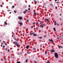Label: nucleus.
I'll use <instances>...</instances> for the list:
<instances>
[{"label": "nucleus", "instance_id": "nucleus-1", "mask_svg": "<svg viewBox=\"0 0 63 63\" xmlns=\"http://www.w3.org/2000/svg\"><path fill=\"white\" fill-rule=\"evenodd\" d=\"M55 56V57L56 58H58V55L57 53L55 52L54 53Z\"/></svg>", "mask_w": 63, "mask_h": 63}, {"label": "nucleus", "instance_id": "nucleus-2", "mask_svg": "<svg viewBox=\"0 0 63 63\" xmlns=\"http://www.w3.org/2000/svg\"><path fill=\"white\" fill-rule=\"evenodd\" d=\"M15 42L16 43L15 45L16 46H17V47H19V45L16 42Z\"/></svg>", "mask_w": 63, "mask_h": 63}, {"label": "nucleus", "instance_id": "nucleus-3", "mask_svg": "<svg viewBox=\"0 0 63 63\" xmlns=\"http://www.w3.org/2000/svg\"><path fill=\"white\" fill-rule=\"evenodd\" d=\"M18 24H20V25H23V23L22 22H18Z\"/></svg>", "mask_w": 63, "mask_h": 63}, {"label": "nucleus", "instance_id": "nucleus-4", "mask_svg": "<svg viewBox=\"0 0 63 63\" xmlns=\"http://www.w3.org/2000/svg\"><path fill=\"white\" fill-rule=\"evenodd\" d=\"M26 12H28V10H26L25 11H24L23 12V13L24 14H25L26 13Z\"/></svg>", "mask_w": 63, "mask_h": 63}, {"label": "nucleus", "instance_id": "nucleus-5", "mask_svg": "<svg viewBox=\"0 0 63 63\" xmlns=\"http://www.w3.org/2000/svg\"><path fill=\"white\" fill-rule=\"evenodd\" d=\"M18 19H22V17L19 16L18 17Z\"/></svg>", "mask_w": 63, "mask_h": 63}, {"label": "nucleus", "instance_id": "nucleus-6", "mask_svg": "<svg viewBox=\"0 0 63 63\" xmlns=\"http://www.w3.org/2000/svg\"><path fill=\"white\" fill-rule=\"evenodd\" d=\"M39 26L40 27H41V28H43L44 27V26H43V25H40Z\"/></svg>", "mask_w": 63, "mask_h": 63}, {"label": "nucleus", "instance_id": "nucleus-7", "mask_svg": "<svg viewBox=\"0 0 63 63\" xmlns=\"http://www.w3.org/2000/svg\"><path fill=\"white\" fill-rule=\"evenodd\" d=\"M51 51L52 52H55V51L53 50H51Z\"/></svg>", "mask_w": 63, "mask_h": 63}, {"label": "nucleus", "instance_id": "nucleus-8", "mask_svg": "<svg viewBox=\"0 0 63 63\" xmlns=\"http://www.w3.org/2000/svg\"><path fill=\"white\" fill-rule=\"evenodd\" d=\"M49 41H50L51 42H52V43H53V40H51V39H49Z\"/></svg>", "mask_w": 63, "mask_h": 63}, {"label": "nucleus", "instance_id": "nucleus-9", "mask_svg": "<svg viewBox=\"0 0 63 63\" xmlns=\"http://www.w3.org/2000/svg\"><path fill=\"white\" fill-rule=\"evenodd\" d=\"M29 47V46H28V45L27 46H26V48L27 49H28Z\"/></svg>", "mask_w": 63, "mask_h": 63}, {"label": "nucleus", "instance_id": "nucleus-10", "mask_svg": "<svg viewBox=\"0 0 63 63\" xmlns=\"http://www.w3.org/2000/svg\"><path fill=\"white\" fill-rule=\"evenodd\" d=\"M46 20H47V21H48V22H50V21H48L49 20L48 19H46Z\"/></svg>", "mask_w": 63, "mask_h": 63}, {"label": "nucleus", "instance_id": "nucleus-11", "mask_svg": "<svg viewBox=\"0 0 63 63\" xmlns=\"http://www.w3.org/2000/svg\"><path fill=\"white\" fill-rule=\"evenodd\" d=\"M4 23L5 25H7V23L6 22V21L4 22Z\"/></svg>", "mask_w": 63, "mask_h": 63}, {"label": "nucleus", "instance_id": "nucleus-12", "mask_svg": "<svg viewBox=\"0 0 63 63\" xmlns=\"http://www.w3.org/2000/svg\"><path fill=\"white\" fill-rule=\"evenodd\" d=\"M50 5L52 6V7H53V6H54L53 4H51Z\"/></svg>", "mask_w": 63, "mask_h": 63}, {"label": "nucleus", "instance_id": "nucleus-13", "mask_svg": "<svg viewBox=\"0 0 63 63\" xmlns=\"http://www.w3.org/2000/svg\"><path fill=\"white\" fill-rule=\"evenodd\" d=\"M53 30H54V31L55 32L56 31V30L55 29V28H53Z\"/></svg>", "mask_w": 63, "mask_h": 63}, {"label": "nucleus", "instance_id": "nucleus-14", "mask_svg": "<svg viewBox=\"0 0 63 63\" xmlns=\"http://www.w3.org/2000/svg\"><path fill=\"white\" fill-rule=\"evenodd\" d=\"M35 34V33L34 32V33H31L30 34V35H32V34Z\"/></svg>", "mask_w": 63, "mask_h": 63}, {"label": "nucleus", "instance_id": "nucleus-15", "mask_svg": "<svg viewBox=\"0 0 63 63\" xmlns=\"http://www.w3.org/2000/svg\"><path fill=\"white\" fill-rule=\"evenodd\" d=\"M34 14L35 15H37V13H36L35 12H34Z\"/></svg>", "mask_w": 63, "mask_h": 63}, {"label": "nucleus", "instance_id": "nucleus-16", "mask_svg": "<svg viewBox=\"0 0 63 63\" xmlns=\"http://www.w3.org/2000/svg\"><path fill=\"white\" fill-rule=\"evenodd\" d=\"M14 39L15 40H16V42H17V39H16V38H14Z\"/></svg>", "mask_w": 63, "mask_h": 63}, {"label": "nucleus", "instance_id": "nucleus-17", "mask_svg": "<svg viewBox=\"0 0 63 63\" xmlns=\"http://www.w3.org/2000/svg\"><path fill=\"white\" fill-rule=\"evenodd\" d=\"M33 36H37V34H33Z\"/></svg>", "mask_w": 63, "mask_h": 63}, {"label": "nucleus", "instance_id": "nucleus-18", "mask_svg": "<svg viewBox=\"0 0 63 63\" xmlns=\"http://www.w3.org/2000/svg\"><path fill=\"white\" fill-rule=\"evenodd\" d=\"M54 24L55 25H56V21H55Z\"/></svg>", "mask_w": 63, "mask_h": 63}, {"label": "nucleus", "instance_id": "nucleus-19", "mask_svg": "<svg viewBox=\"0 0 63 63\" xmlns=\"http://www.w3.org/2000/svg\"><path fill=\"white\" fill-rule=\"evenodd\" d=\"M38 38H39V39H42V37H39Z\"/></svg>", "mask_w": 63, "mask_h": 63}, {"label": "nucleus", "instance_id": "nucleus-20", "mask_svg": "<svg viewBox=\"0 0 63 63\" xmlns=\"http://www.w3.org/2000/svg\"><path fill=\"white\" fill-rule=\"evenodd\" d=\"M34 2H35V4H37V1H35V0H34Z\"/></svg>", "mask_w": 63, "mask_h": 63}, {"label": "nucleus", "instance_id": "nucleus-21", "mask_svg": "<svg viewBox=\"0 0 63 63\" xmlns=\"http://www.w3.org/2000/svg\"><path fill=\"white\" fill-rule=\"evenodd\" d=\"M16 63H20V61H18L16 62Z\"/></svg>", "mask_w": 63, "mask_h": 63}, {"label": "nucleus", "instance_id": "nucleus-22", "mask_svg": "<svg viewBox=\"0 0 63 63\" xmlns=\"http://www.w3.org/2000/svg\"><path fill=\"white\" fill-rule=\"evenodd\" d=\"M59 47H60V48H63V47H62V46H59Z\"/></svg>", "mask_w": 63, "mask_h": 63}, {"label": "nucleus", "instance_id": "nucleus-23", "mask_svg": "<svg viewBox=\"0 0 63 63\" xmlns=\"http://www.w3.org/2000/svg\"><path fill=\"white\" fill-rule=\"evenodd\" d=\"M28 61V59H27L26 61V62H27Z\"/></svg>", "mask_w": 63, "mask_h": 63}, {"label": "nucleus", "instance_id": "nucleus-24", "mask_svg": "<svg viewBox=\"0 0 63 63\" xmlns=\"http://www.w3.org/2000/svg\"><path fill=\"white\" fill-rule=\"evenodd\" d=\"M56 3H57V4H59V1H57Z\"/></svg>", "mask_w": 63, "mask_h": 63}, {"label": "nucleus", "instance_id": "nucleus-25", "mask_svg": "<svg viewBox=\"0 0 63 63\" xmlns=\"http://www.w3.org/2000/svg\"><path fill=\"white\" fill-rule=\"evenodd\" d=\"M45 54H47V51H45Z\"/></svg>", "mask_w": 63, "mask_h": 63}, {"label": "nucleus", "instance_id": "nucleus-26", "mask_svg": "<svg viewBox=\"0 0 63 63\" xmlns=\"http://www.w3.org/2000/svg\"><path fill=\"white\" fill-rule=\"evenodd\" d=\"M33 50H36V49L35 48H33Z\"/></svg>", "mask_w": 63, "mask_h": 63}, {"label": "nucleus", "instance_id": "nucleus-27", "mask_svg": "<svg viewBox=\"0 0 63 63\" xmlns=\"http://www.w3.org/2000/svg\"><path fill=\"white\" fill-rule=\"evenodd\" d=\"M12 8H15V6L14 5H13V6H12Z\"/></svg>", "mask_w": 63, "mask_h": 63}, {"label": "nucleus", "instance_id": "nucleus-28", "mask_svg": "<svg viewBox=\"0 0 63 63\" xmlns=\"http://www.w3.org/2000/svg\"><path fill=\"white\" fill-rule=\"evenodd\" d=\"M14 12L15 13H16V11L14 10Z\"/></svg>", "mask_w": 63, "mask_h": 63}, {"label": "nucleus", "instance_id": "nucleus-29", "mask_svg": "<svg viewBox=\"0 0 63 63\" xmlns=\"http://www.w3.org/2000/svg\"><path fill=\"white\" fill-rule=\"evenodd\" d=\"M3 48H5V46H3Z\"/></svg>", "mask_w": 63, "mask_h": 63}, {"label": "nucleus", "instance_id": "nucleus-30", "mask_svg": "<svg viewBox=\"0 0 63 63\" xmlns=\"http://www.w3.org/2000/svg\"><path fill=\"white\" fill-rule=\"evenodd\" d=\"M57 26H59V24H58V23H57Z\"/></svg>", "mask_w": 63, "mask_h": 63}, {"label": "nucleus", "instance_id": "nucleus-31", "mask_svg": "<svg viewBox=\"0 0 63 63\" xmlns=\"http://www.w3.org/2000/svg\"><path fill=\"white\" fill-rule=\"evenodd\" d=\"M27 21L28 22H29V20H27Z\"/></svg>", "mask_w": 63, "mask_h": 63}, {"label": "nucleus", "instance_id": "nucleus-32", "mask_svg": "<svg viewBox=\"0 0 63 63\" xmlns=\"http://www.w3.org/2000/svg\"><path fill=\"white\" fill-rule=\"evenodd\" d=\"M4 59H5V60H7V59H6L5 58H4Z\"/></svg>", "mask_w": 63, "mask_h": 63}, {"label": "nucleus", "instance_id": "nucleus-33", "mask_svg": "<svg viewBox=\"0 0 63 63\" xmlns=\"http://www.w3.org/2000/svg\"><path fill=\"white\" fill-rule=\"evenodd\" d=\"M5 45H6V46H7V44L6 43H5Z\"/></svg>", "mask_w": 63, "mask_h": 63}, {"label": "nucleus", "instance_id": "nucleus-34", "mask_svg": "<svg viewBox=\"0 0 63 63\" xmlns=\"http://www.w3.org/2000/svg\"><path fill=\"white\" fill-rule=\"evenodd\" d=\"M50 62H47L46 63H50Z\"/></svg>", "mask_w": 63, "mask_h": 63}, {"label": "nucleus", "instance_id": "nucleus-35", "mask_svg": "<svg viewBox=\"0 0 63 63\" xmlns=\"http://www.w3.org/2000/svg\"><path fill=\"white\" fill-rule=\"evenodd\" d=\"M8 52H9V51H10V50L9 49H8Z\"/></svg>", "mask_w": 63, "mask_h": 63}, {"label": "nucleus", "instance_id": "nucleus-36", "mask_svg": "<svg viewBox=\"0 0 63 63\" xmlns=\"http://www.w3.org/2000/svg\"><path fill=\"white\" fill-rule=\"evenodd\" d=\"M40 24H42V21H40Z\"/></svg>", "mask_w": 63, "mask_h": 63}, {"label": "nucleus", "instance_id": "nucleus-37", "mask_svg": "<svg viewBox=\"0 0 63 63\" xmlns=\"http://www.w3.org/2000/svg\"><path fill=\"white\" fill-rule=\"evenodd\" d=\"M36 30H38V27H36Z\"/></svg>", "mask_w": 63, "mask_h": 63}, {"label": "nucleus", "instance_id": "nucleus-38", "mask_svg": "<svg viewBox=\"0 0 63 63\" xmlns=\"http://www.w3.org/2000/svg\"><path fill=\"white\" fill-rule=\"evenodd\" d=\"M60 61H61V60H59L58 61V62H60Z\"/></svg>", "mask_w": 63, "mask_h": 63}, {"label": "nucleus", "instance_id": "nucleus-39", "mask_svg": "<svg viewBox=\"0 0 63 63\" xmlns=\"http://www.w3.org/2000/svg\"><path fill=\"white\" fill-rule=\"evenodd\" d=\"M33 27H33V26H32L31 27V28H33Z\"/></svg>", "mask_w": 63, "mask_h": 63}, {"label": "nucleus", "instance_id": "nucleus-40", "mask_svg": "<svg viewBox=\"0 0 63 63\" xmlns=\"http://www.w3.org/2000/svg\"><path fill=\"white\" fill-rule=\"evenodd\" d=\"M28 10H29V11L30 10V8H28Z\"/></svg>", "mask_w": 63, "mask_h": 63}, {"label": "nucleus", "instance_id": "nucleus-41", "mask_svg": "<svg viewBox=\"0 0 63 63\" xmlns=\"http://www.w3.org/2000/svg\"><path fill=\"white\" fill-rule=\"evenodd\" d=\"M1 7H3V6H2V5H1Z\"/></svg>", "mask_w": 63, "mask_h": 63}, {"label": "nucleus", "instance_id": "nucleus-42", "mask_svg": "<svg viewBox=\"0 0 63 63\" xmlns=\"http://www.w3.org/2000/svg\"><path fill=\"white\" fill-rule=\"evenodd\" d=\"M36 24V23H33V24Z\"/></svg>", "mask_w": 63, "mask_h": 63}, {"label": "nucleus", "instance_id": "nucleus-43", "mask_svg": "<svg viewBox=\"0 0 63 63\" xmlns=\"http://www.w3.org/2000/svg\"><path fill=\"white\" fill-rule=\"evenodd\" d=\"M34 63H37V62H36L35 61H34Z\"/></svg>", "mask_w": 63, "mask_h": 63}, {"label": "nucleus", "instance_id": "nucleus-44", "mask_svg": "<svg viewBox=\"0 0 63 63\" xmlns=\"http://www.w3.org/2000/svg\"><path fill=\"white\" fill-rule=\"evenodd\" d=\"M7 11L8 12H9V11H10V10H7Z\"/></svg>", "mask_w": 63, "mask_h": 63}, {"label": "nucleus", "instance_id": "nucleus-45", "mask_svg": "<svg viewBox=\"0 0 63 63\" xmlns=\"http://www.w3.org/2000/svg\"><path fill=\"white\" fill-rule=\"evenodd\" d=\"M44 26H46V24H44Z\"/></svg>", "mask_w": 63, "mask_h": 63}, {"label": "nucleus", "instance_id": "nucleus-46", "mask_svg": "<svg viewBox=\"0 0 63 63\" xmlns=\"http://www.w3.org/2000/svg\"><path fill=\"white\" fill-rule=\"evenodd\" d=\"M46 36H47V35H46L44 36V37H46Z\"/></svg>", "mask_w": 63, "mask_h": 63}, {"label": "nucleus", "instance_id": "nucleus-47", "mask_svg": "<svg viewBox=\"0 0 63 63\" xmlns=\"http://www.w3.org/2000/svg\"><path fill=\"white\" fill-rule=\"evenodd\" d=\"M29 7H30V5H29Z\"/></svg>", "mask_w": 63, "mask_h": 63}, {"label": "nucleus", "instance_id": "nucleus-48", "mask_svg": "<svg viewBox=\"0 0 63 63\" xmlns=\"http://www.w3.org/2000/svg\"><path fill=\"white\" fill-rule=\"evenodd\" d=\"M7 49H8L7 48H6V50H7Z\"/></svg>", "mask_w": 63, "mask_h": 63}, {"label": "nucleus", "instance_id": "nucleus-49", "mask_svg": "<svg viewBox=\"0 0 63 63\" xmlns=\"http://www.w3.org/2000/svg\"><path fill=\"white\" fill-rule=\"evenodd\" d=\"M36 24H38V22H36Z\"/></svg>", "mask_w": 63, "mask_h": 63}, {"label": "nucleus", "instance_id": "nucleus-50", "mask_svg": "<svg viewBox=\"0 0 63 63\" xmlns=\"http://www.w3.org/2000/svg\"><path fill=\"white\" fill-rule=\"evenodd\" d=\"M59 39V37H58V38H57V39Z\"/></svg>", "mask_w": 63, "mask_h": 63}, {"label": "nucleus", "instance_id": "nucleus-51", "mask_svg": "<svg viewBox=\"0 0 63 63\" xmlns=\"http://www.w3.org/2000/svg\"><path fill=\"white\" fill-rule=\"evenodd\" d=\"M55 8H57V6H56L55 7Z\"/></svg>", "mask_w": 63, "mask_h": 63}, {"label": "nucleus", "instance_id": "nucleus-52", "mask_svg": "<svg viewBox=\"0 0 63 63\" xmlns=\"http://www.w3.org/2000/svg\"><path fill=\"white\" fill-rule=\"evenodd\" d=\"M60 15L61 16L62 15H61V14H60Z\"/></svg>", "mask_w": 63, "mask_h": 63}, {"label": "nucleus", "instance_id": "nucleus-53", "mask_svg": "<svg viewBox=\"0 0 63 63\" xmlns=\"http://www.w3.org/2000/svg\"><path fill=\"white\" fill-rule=\"evenodd\" d=\"M44 5L45 6L46 4H45V3H44Z\"/></svg>", "mask_w": 63, "mask_h": 63}, {"label": "nucleus", "instance_id": "nucleus-54", "mask_svg": "<svg viewBox=\"0 0 63 63\" xmlns=\"http://www.w3.org/2000/svg\"><path fill=\"white\" fill-rule=\"evenodd\" d=\"M55 1L56 2V1H57V0H55Z\"/></svg>", "mask_w": 63, "mask_h": 63}, {"label": "nucleus", "instance_id": "nucleus-55", "mask_svg": "<svg viewBox=\"0 0 63 63\" xmlns=\"http://www.w3.org/2000/svg\"><path fill=\"white\" fill-rule=\"evenodd\" d=\"M28 54H29V53H30L29 52H28Z\"/></svg>", "mask_w": 63, "mask_h": 63}, {"label": "nucleus", "instance_id": "nucleus-56", "mask_svg": "<svg viewBox=\"0 0 63 63\" xmlns=\"http://www.w3.org/2000/svg\"><path fill=\"white\" fill-rule=\"evenodd\" d=\"M1 44H2V45H3V43H1Z\"/></svg>", "mask_w": 63, "mask_h": 63}, {"label": "nucleus", "instance_id": "nucleus-57", "mask_svg": "<svg viewBox=\"0 0 63 63\" xmlns=\"http://www.w3.org/2000/svg\"><path fill=\"white\" fill-rule=\"evenodd\" d=\"M11 12H10V14H11Z\"/></svg>", "mask_w": 63, "mask_h": 63}, {"label": "nucleus", "instance_id": "nucleus-58", "mask_svg": "<svg viewBox=\"0 0 63 63\" xmlns=\"http://www.w3.org/2000/svg\"><path fill=\"white\" fill-rule=\"evenodd\" d=\"M3 43H5V41H3Z\"/></svg>", "mask_w": 63, "mask_h": 63}, {"label": "nucleus", "instance_id": "nucleus-59", "mask_svg": "<svg viewBox=\"0 0 63 63\" xmlns=\"http://www.w3.org/2000/svg\"><path fill=\"white\" fill-rule=\"evenodd\" d=\"M60 19V20H61V19Z\"/></svg>", "mask_w": 63, "mask_h": 63}, {"label": "nucleus", "instance_id": "nucleus-60", "mask_svg": "<svg viewBox=\"0 0 63 63\" xmlns=\"http://www.w3.org/2000/svg\"><path fill=\"white\" fill-rule=\"evenodd\" d=\"M62 36L63 37V35H62Z\"/></svg>", "mask_w": 63, "mask_h": 63}, {"label": "nucleus", "instance_id": "nucleus-61", "mask_svg": "<svg viewBox=\"0 0 63 63\" xmlns=\"http://www.w3.org/2000/svg\"><path fill=\"white\" fill-rule=\"evenodd\" d=\"M48 47H50V46H49Z\"/></svg>", "mask_w": 63, "mask_h": 63}, {"label": "nucleus", "instance_id": "nucleus-62", "mask_svg": "<svg viewBox=\"0 0 63 63\" xmlns=\"http://www.w3.org/2000/svg\"><path fill=\"white\" fill-rule=\"evenodd\" d=\"M56 9H57V8H56Z\"/></svg>", "mask_w": 63, "mask_h": 63}, {"label": "nucleus", "instance_id": "nucleus-63", "mask_svg": "<svg viewBox=\"0 0 63 63\" xmlns=\"http://www.w3.org/2000/svg\"><path fill=\"white\" fill-rule=\"evenodd\" d=\"M1 41V40L0 39V42Z\"/></svg>", "mask_w": 63, "mask_h": 63}, {"label": "nucleus", "instance_id": "nucleus-64", "mask_svg": "<svg viewBox=\"0 0 63 63\" xmlns=\"http://www.w3.org/2000/svg\"><path fill=\"white\" fill-rule=\"evenodd\" d=\"M45 8H46V7H45Z\"/></svg>", "mask_w": 63, "mask_h": 63}]
</instances>
